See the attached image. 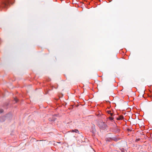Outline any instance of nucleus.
Masks as SVG:
<instances>
[{
    "label": "nucleus",
    "mask_w": 152,
    "mask_h": 152,
    "mask_svg": "<svg viewBox=\"0 0 152 152\" xmlns=\"http://www.w3.org/2000/svg\"><path fill=\"white\" fill-rule=\"evenodd\" d=\"M97 125L100 130H104L108 127V126L105 122L102 120L97 122Z\"/></svg>",
    "instance_id": "f257e3e1"
},
{
    "label": "nucleus",
    "mask_w": 152,
    "mask_h": 152,
    "mask_svg": "<svg viewBox=\"0 0 152 152\" xmlns=\"http://www.w3.org/2000/svg\"><path fill=\"white\" fill-rule=\"evenodd\" d=\"M120 129L118 128L117 125L115 126L110 127L109 129L110 132L115 133H118L120 132Z\"/></svg>",
    "instance_id": "f03ea898"
},
{
    "label": "nucleus",
    "mask_w": 152,
    "mask_h": 152,
    "mask_svg": "<svg viewBox=\"0 0 152 152\" xmlns=\"http://www.w3.org/2000/svg\"><path fill=\"white\" fill-rule=\"evenodd\" d=\"M56 118L55 115H53L51 117L49 118L48 119V120L50 121H55Z\"/></svg>",
    "instance_id": "7ed1b4c3"
},
{
    "label": "nucleus",
    "mask_w": 152,
    "mask_h": 152,
    "mask_svg": "<svg viewBox=\"0 0 152 152\" xmlns=\"http://www.w3.org/2000/svg\"><path fill=\"white\" fill-rule=\"evenodd\" d=\"M6 117L4 116H3L0 117V121L1 122H4L5 120Z\"/></svg>",
    "instance_id": "20e7f679"
},
{
    "label": "nucleus",
    "mask_w": 152,
    "mask_h": 152,
    "mask_svg": "<svg viewBox=\"0 0 152 152\" xmlns=\"http://www.w3.org/2000/svg\"><path fill=\"white\" fill-rule=\"evenodd\" d=\"M117 120H123L124 119V117L122 115H120L119 116V117L117 118Z\"/></svg>",
    "instance_id": "39448f33"
},
{
    "label": "nucleus",
    "mask_w": 152,
    "mask_h": 152,
    "mask_svg": "<svg viewBox=\"0 0 152 152\" xmlns=\"http://www.w3.org/2000/svg\"><path fill=\"white\" fill-rule=\"evenodd\" d=\"M112 138V140H113L117 142V141L118 140H120V138H118L116 137H113Z\"/></svg>",
    "instance_id": "423d86ee"
},
{
    "label": "nucleus",
    "mask_w": 152,
    "mask_h": 152,
    "mask_svg": "<svg viewBox=\"0 0 152 152\" xmlns=\"http://www.w3.org/2000/svg\"><path fill=\"white\" fill-rule=\"evenodd\" d=\"M9 103L8 102H6L3 105V107L5 108H7V107L9 105Z\"/></svg>",
    "instance_id": "0eeeda50"
},
{
    "label": "nucleus",
    "mask_w": 152,
    "mask_h": 152,
    "mask_svg": "<svg viewBox=\"0 0 152 152\" xmlns=\"http://www.w3.org/2000/svg\"><path fill=\"white\" fill-rule=\"evenodd\" d=\"M70 132H75V133H79V131H78V130L77 129H75L74 130H72Z\"/></svg>",
    "instance_id": "6e6552de"
},
{
    "label": "nucleus",
    "mask_w": 152,
    "mask_h": 152,
    "mask_svg": "<svg viewBox=\"0 0 152 152\" xmlns=\"http://www.w3.org/2000/svg\"><path fill=\"white\" fill-rule=\"evenodd\" d=\"M112 138L111 137L107 138L106 139V141L107 142H110L112 140Z\"/></svg>",
    "instance_id": "1a4fd4ad"
},
{
    "label": "nucleus",
    "mask_w": 152,
    "mask_h": 152,
    "mask_svg": "<svg viewBox=\"0 0 152 152\" xmlns=\"http://www.w3.org/2000/svg\"><path fill=\"white\" fill-rule=\"evenodd\" d=\"M108 119L110 120V121H112V122H113V121H114L113 120V118L112 117H109Z\"/></svg>",
    "instance_id": "9d476101"
},
{
    "label": "nucleus",
    "mask_w": 152,
    "mask_h": 152,
    "mask_svg": "<svg viewBox=\"0 0 152 152\" xmlns=\"http://www.w3.org/2000/svg\"><path fill=\"white\" fill-rule=\"evenodd\" d=\"M121 151L122 152H126L127 151L126 150H125L124 148H122L121 149Z\"/></svg>",
    "instance_id": "9b49d317"
},
{
    "label": "nucleus",
    "mask_w": 152,
    "mask_h": 152,
    "mask_svg": "<svg viewBox=\"0 0 152 152\" xmlns=\"http://www.w3.org/2000/svg\"><path fill=\"white\" fill-rule=\"evenodd\" d=\"M14 100L15 101V103H17L18 101V99L17 98H16V97L14 98Z\"/></svg>",
    "instance_id": "f8f14e48"
},
{
    "label": "nucleus",
    "mask_w": 152,
    "mask_h": 152,
    "mask_svg": "<svg viewBox=\"0 0 152 152\" xmlns=\"http://www.w3.org/2000/svg\"><path fill=\"white\" fill-rule=\"evenodd\" d=\"M126 130L128 132H131L132 131V130L129 129V128L126 129Z\"/></svg>",
    "instance_id": "ddd939ff"
},
{
    "label": "nucleus",
    "mask_w": 152,
    "mask_h": 152,
    "mask_svg": "<svg viewBox=\"0 0 152 152\" xmlns=\"http://www.w3.org/2000/svg\"><path fill=\"white\" fill-rule=\"evenodd\" d=\"M140 138H137V139H136V140H135V142H138L139 141H140Z\"/></svg>",
    "instance_id": "4468645a"
},
{
    "label": "nucleus",
    "mask_w": 152,
    "mask_h": 152,
    "mask_svg": "<svg viewBox=\"0 0 152 152\" xmlns=\"http://www.w3.org/2000/svg\"><path fill=\"white\" fill-rule=\"evenodd\" d=\"M3 111H4V110L3 109H0V113H3Z\"/></svg>",
    "instance_id": "2eb2a0df"
},
{
    "label": "nucleus",
    "mask_w": 152,
    "mask_h": 152,
    "mask_svg": "<svg viewBox=\"0 0 152 152\" xmlns=\"http://www.w3.org/2000/svg\"><path fill=\"white\" fill-rule=\"evenodd\" d=\"M107 113H108V114H110V113H111V111L110 110L107 111Z\"/></svg>",
    "instance_id": "dca6fc26"
},
{
    "label": "nucleus",
    "mask_w": 152,
    "mask_h": 152,
    "mask_svg": "<svg viewBox=\"0 0 152 152\" xmlns=\"http://www.w3.org/2000/svg\"><path fill=\"white\" fill-rule=\"evenodd\" d=\"M110 115H111V116H113V113H110Z\"/></svg>",
    "instance_id": "f3484780"
},
{
    "label": "nucleus",
    "mask_w": 152,
    "mask_h": 152,
    "mask_svg": "<svg viewBox=\"0 0 152 152\" xmlns=\"http://www.w3.org/2000/svg\"><path fill=\"white\" fill-rule=\"evenodd\" d=\"M94 131H95V129H94V130H93L92 131H93V132H93V133H94Z\"/></svg>",
    "instance_id": "a211bd4d"
}]
</instances>
